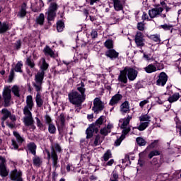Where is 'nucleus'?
<instances>
[{
    "label": "nucleus",
    "mask_w": 181,
    "mask_h": 181,
    "mask_svg": "<svg viewBox=\"0 0 181 181\" xmlns=\"http://www.w3.org/2000/svg\"><path fill=\"white\" fill-rule=\"evenodd\" d=\"M90 160H91V157L88 156L86 154H83L81 156V162L83 161L86 162V163H90Z\"/></svg>",
    "instance_id": "48"
},
{
    "label": "nucleus",
    "mask_w": 181,
    "mask_h": 181,
    "mask_svg": "<svg viewBox=\"0 0 181 181\" xmlns=\"http://www.w3.org/2000/svg\"><path fill=\"white\" fill-rule=\"evenodd\" d=\"M14 47L16 50H21V47H22V41L21 40H17L14 43Z\"/></svg>",
    "instance_id": "52"
},
{
    "label": "nucleus",
    "mask_w": 181,
    "mask_h": 181,
    "mask_svg": "<svg viewBox=\"0 0 181 181\" xmlns=\"http://www.w3.org/2000/svg\"><path fill=\"white\" fill-rule=\"evenodd\" d=\"M137 29L138 30H140V32H144V30H145V24L142 22L138 23Z\"/></svg>",
    "instance_id": "55"
},
{
    "label": "nucleus",
    "mask_w": 181,
    "mask_h": 181,
    "mask_svg": "<svg viewBox=\"0 0 181 181\" xmlns=\"http://www.w3.org/2000/svg\"><path fill=\"white\" fill-rule=\"evenodd\" d=\"M146 73L151 74L155 73L156 71V66L152 64L148 65L146 67L144 68Z\"/></svg>",
    "instance_id": "31"
},
{
    "label": "nucleus",
    "mask_w": 181,
    "mask_h": 181,
    "mask_svg": "<svg viewBox=\"0 0 181 181\" xmlns=\"http://www.w3.org/2000/svg\"><path fill=\"white\" fill-rule=\"evenodd\" d=\"M159 155H160V152L158 150H154L148 153V158L152 159L153 156H159Z\"/></svg>",
    "instance_id": "49"
},
{
    "label": "nucleus",
    "mask_w": 181,
    "mask_h": 181,
    "mask_svg": "<svg viewBox=\"0 0 181 181\" xmlns=\"http://www.w3.org/2000/svg\"><path fill=\"white\" fill-rule=\"evenodd\" d=\"M110 133H111V130H107V127H104L100 129V134L104 135V136H107Z\"/></svg>",
    "instance_id": "54"
},
{
    "label": "nucleus",
    "mask_w": 181,
    "mask_h": 181,
    "mask_svg": "<svg viewBox=\"0 0 181 181\" xmlns=\"http://www.w3.org/2000/svg\"><path fill=\"white\" fill-rule=\"evenodd\" d=\"M163 12V7H156L151 10H148V15L151 19L156 18L158 15H160Z\"/></svg>",
    "instance_id": "16"
},
{
    "label": "nucleus",
    "mask_w": 181,
    "mask_h": 181,
    "mask_svg": "<svg viewBox=\"0 0 181 181\" xmlns=\"http://www.w3.org/2000/svg\"><path fill=\"white\" fill-rule=\"evenodd\" d=\"M1 121L2 122H5V121H6V119H8V118H9L11 117V115L12 114V112H11V111H8V109L6 108H4L1 110Z\"/></svg>",
    "instance_id": "24"
},
{
    "label": "nucleus",
    "mask_w": 181,
    "mask_h": 181,
    "mask_svg": "<svg viewBox=\"0 0 181 181\" xmlns=\"http://www.w3.org/2000/svg\"><path fill=\"white\" fill-rule=\"evenodd\" d=\"M158 79L156 82V86L165 87L166 83H168V74L165 72H160L158 76Z\"/></svg>",
    "instance_id": "11"
},
{
    "label": "nucleus",
    "mask_w": 181,
    "mask_h": 181,
    "mask_svg": "<svg viewBox=\"0 0 181 181\" xmlns=\"http://www.w3.org/2000/svg\"><path fill=\"white\" fill-rule=\"evenodd\" d=\"M104 104H103V101L98 98H96L93 100V107H92L93 111L94 112H98V111H103L104 110Z\"/></svg>",
    "instance_id": "13"
},
{
    "label": "nucleus",
    "mask_w": 181,
    "mask_h": 181,
    "mask_svg": "<svg viewBox=\"0 0 181 181\" xmlns=\"http://www.w3.org/2000/svg\"><path fill=\"white\" fill-rule=\"evenodd\" d=\"M120 129H123L122 131V134H124V135H128V134L131 132V127H123V128H120Z\"/></svg>",
    "instance_id": "57"
},
{
    "label": "nucleus",
    "mask_w": 181,
    "mask_h": 181,
    "mask_svg": "<svg viewBox=\"0 0 181 181\" xmlns=\"http://www.w3.org/2000/svg\"><path fill=\"white\" fill-rule=\"evenodd\" d=\"M51 152L48 149H45L47 153V159L48 160H52L53 168L57 169L60 168V164H59V156L58 153H62L63 149L59 143H55L54 145L50 146Z\"/></svg>",
    "instance_id": "1"
},
{
    "label": "nucleus",
    "mask_w": 181,
    "mask_h": 181,
    "mask_svg": "<svg viewBox=\"0 0 181 181\" xmlns=\"http://www.w3.org/2000/svg\"><path fill=\"white\" fill-rule=\"evenodd\" d=\"M25 64L29 66L30 67V69H33L35 66V62H33V60L32 59V58L30 57H28L26 59V61H25Z\"/></svg>",
    "instance_id": "44"
},
{
    "label": "nucleus",
    "mask_w": 181,
    "mask_h": 181,
    "mask_svg": "<svg viewBox=\"0 0 181 181\" xmlns=\"http://www.w3.org/2000/svg\"><path fill=\"white\" fill-rule=\"evenodd\" d=\"M104 46L107 50L114 49V40L112 39H107L104 42Z\"/></svg>",
    "instance_id": "29"
},
{
    "label": "nucleus",
    "mask_w": 181,
    "mask_h": 181,
    "mask_svg": "<svg viewBox=\"0 0 181 181\" xmlns=\"http://www.w3.org/2000/svg\"><path fill=\"white\" fill-rule=\"evenodd\" d=\"M159 165H154L151 164V165L148 167V172L150 173H155L156 172H159Z\"/></svg>",
    "instance_id": "39"
},
{
    "label": "nucleus",
    "mask_w": 181,
    "mask_h": 181,
    "mask_svg": "<svg viewBox=\"0 0 181 181\" xmlns=\"http://www.w3.org/2000/svg\"><path fill=\"white\" fill-rule=\"evenodd\" d=\"M59 9V5L56 2L50 3L47 11L45 13V15H47V21L48 23L52 25L50 22L52 21H54L56 16H57V13H56Z\"/></svg>",
    "instance_id": "5"
},
{
    "label": "nucleus",
    "mask_w": 181,
    "mask_h": 181,
    "mask_svg": "<svg viewBox=\"0 0 181 181\" xmlns=\"http://www.w3.org/2000/svg\"><path fill=\"white\" fill-rule=\"evenodd\" d=\"M144 37V33L141 31L136 32L134 37V42L137 47H144V46H145V38Z\"/></svg>",
    "instance_id": "9"
},
{
    "label": "nucleus",
    "mask_w": 181,
    "mask_h": 181,
    "mask_svg": "<svg viewBox=\"0 0 181 181\" xmlns=\"http://www.w3.org/2000/svg\"><path fill=\"white\" fill-rule=\"evenodd\" d=\"M159 29H163L164 30H173V25H168V24H163L160 25Z\"/></svg>",
    "instance_id": "45"
},
{
    "label": "nucleus",
    "mask_w": 181,
    "mask_h": 181,
    "mask_svg": "<svg viewBox=\"0 0 181 181\" xmlns=\"http://www.w3.org/2000/svg\"><path fill=\"white\" fill-rule=\"evenodd\" d=\"M36 22L37 25H42L45 23V14L40 13L39 16L36 18Z\"/></svg>",
    "instance_id": "37"
},
{
    "label": "nucleus",
    "mask_w": 181,
    "mask_h": 181,
    "mask_svg": "<svg viewBox=\"0 0 181 181\" xmlns=\"http://www.w3.org/2000/svg\"><path fill=\"white\" fill-rule=\"evenodd\" d=\"M101 139V136L100 134H97L95 138V141L93 143L94 146H98V142Z\"/></svg>",
    "instance_id": "60"
},
{
    "label": "nucleus",
    "mask_w": 181,
    "mask_h": 181,
    "mask_svg": "<svg viewBox=\"0 0 181 181\" xmlns=\"http://www.w3.org/2000/svg\"><path fill=\"white\" fill-rule=\"evenodd\" d=\"M27 9H28V4L23 2L21 6V9L18 11L17 16H18V18H25V16H26L28 13V11H26Z\"/></svg>",
    "instance_id": "19"
},
{
    "label": "nucleus",
    "mask_w": 181,
    "mask_h": 181,
    "mask_svg": "<svg viewBox=\"0 0 181 181\" xmlns=\"http://www.w3.org/2000/svg\"><path fill=\"white\" fill-rule=\"evenodd\" d=\"M86 84L82 81L76 85V90L86 100Z\"/></svg>",
    "instance_id": "17"
},
{
    "label": "nucleus",
    "mask_w": 181,
    "mask_h": 181,
    "mask_svg": "<svg viewBox=\"0 0 181 181\" xmlns=\"http://www.w3.org/2000/svg\"><path fill=\"white\" fill-rule=\"evenodd\" d=\"M35 104L33 103V98L32 95H28L26 98V105L24 107L23 111V114H30V111H32V108Z\"/></svg>",
    "instance_id": "10"
},
{
    "label": "nucleus",
    "mask_w": 181,
    "mask_h": 181,
    "mask_svg": "<svg viewBox=\"0 0 181 181\" xmlns=\"http://www.w3.org/2000/svg\"><path fill=\"white\" fill-rule=\"evenodd\" d=\"M8 30H11L9 23H8L7 22L0 21V35H4V33H6Z\"/></svg>",
    "instance_id": "21"
},
{
    "label": "nucleus",
    "mask_w": 181,
    "mask_h": 181,
    "mask_svg": "<svg viewBox=\"0 0 181 181\" xmlns=\"http://www.w3.org/2000/svg\"><path fill=\"white\" fill-rule=\"evenodd\" d=\"M122 100V95L119 93H117L112 97L110 100L109 105L114 107V105H117L118 103H119Z\"/></svg>",
    "instance_id": "18"
},
{
    "label": "nucleus",
    "mask_w": 181,
    "mask_h": 181,
    "mask_svg": "<svg viewBox=\"0 0 181 181\" xmlns=\"http://www.w3.org/2000/svg\"><path fill=\"white\" fill-rule=\"evenodd\" d=\"M90 36H91L93 40H94V39H97V37H98V31L97 30V29H93L91 30Z\"/></svg>",
    "instance_id": "51"
},
{
    "label": "nucleus",
    "mask_w": 181,
    "mask_h": 181,
    "mask_svg": "<svg viewBox=\"0 0 181 181\" xmlns=\"http://www.w3.org/2000/svg\"><path fill=\"white\" fill-rule=\"evenodd\" d=\"M148 39H151V40H153V42H160V35L158 34L151 35L150 36L148 35Z\"/></svg>",
    "instance_id": "41"
},
{
    "label": "nucleus",
    "mask_w": 181,
    "mask_h": 181,
    "mask_svg": "<svg viewBox=\"0 0 181 181\" xmlns=\"http://www.w3.org/2000/svg\"><path fill=\"white\" fill-rule=\"evenodd\" d=\"M36 121H37V127L39 128V129L45 131V124L42 123V122L40 121V119H39L38 117H36Z\"/></svg>",
    "instance_id": "50"
},
{
    "label": "nucleus",
    "mask_w": 181,
    "mask_h": 181,
    "mask_svg": "<svg viewBox=\"0 0 181 181\" xmlns=\"http://www.w3.org/2000/svg\"><path fill=\"white\" fill-rule=\"evenodd\" d=\"M42 65L40 66L41 72L45 73L49 69V64L46 62V59L42 58Z\"/></svg>",
    "instance_id": "32"
},
{
    "label": "nucleus",
    "mask_w": 181,
    "mask_h": 181,
    "mask_svg": "<svg viewBox=\"0 0 181 181\" xmlns=\"http://www.w3.org/2000/svg\"><path fill=\"white\" fill-rule=\"evenodd\" d=\"M111 158H112V153H111V150H107L103 156L105 162H108Z\"/></svg>",
    "instance_id": "35"
},
{
    "label": "nucleus",
    "mask_w": 181,
    "mask_h": 181,
    "mask_svg": "<svg viewBox=\"0 0 181 181\" xmlns=\"http://www.w3.org/2000/svg\"><path fill=\"white\" fill-rule=\"evenodd\" d=\"M12 90L9 87L6 86L3 90V98L4 100V107H9L11 105V100L12 99V95H11Z\"/></svg>",
    "instance_id": "7"
},
{
    "label": "nucleus",
    "mask_w": 181,
    "mask_h": 181,
    "mask_svg": "<svg viewBox=\"0 0 181 181\" xmlns=\"http://www.w3.org/2000/svg\"><path fill=\"white\" fill-rule=\"evenodd\" d=\"M13 77H15V72L13 71V69H11L8 76V83H12V81H13Z\"/></svg>",
    "instance_id": "59"
},
{
    "label": "nucleus",
    "mask_w": 181,
    "mask_h": 181,
    "mask_svg": "<svg viewBox=\"0 0 181 181\" xmlns=\"http://www.w3.org/2000/svg\"><path fill=\"white\" fill-rule=\"evenodd\" d=\"M127 0H113L114 9L117 12L119 11H124V5H125Z\"/></svg>",
    "instance_id": "15"
},
{
    "label": "nucleus",
    "mask_w": 181,
    "mask_h": 181,
    "mask_svg": "<svg viewBox=\"0 0 181 181\" xmlns=\"http://www.w3.org/2000/svg\"><path fill=\"white\" fill-rule=\"evenodd\" d=\"M33 86L35 87L37 94H42V93H40V91H42V84L33 83Z\"/></svg>",
    "instance_id": "47"
},
{
    "label": "nucleus",
    "mask_w": 181,
    "mask_h": 181,
    "mask_svg": "<svg viewBox=\"0 0 181 181\" xmlns=\"http://www.w3.org/2000/svg\"><path fill=\"white\" fill-rule=\"evenodd\" d=\"M140 88H144V84H142V81H139L135 85V89L140 90Z\"/></svg>",
    "instance_id": "62"
},
{
    "label": "nucleus",
    "mask_w": 181,
    "mask_h": 181,
    "mask_svg": "<svg viewBox=\"0 0 181 181\" xmlns=\"http://www.w3.org/2000/svg\"><path fill=\"white\" fill-rule=\"evenodd\" d=\"M56 126L54 125V124H48V132H49V134H56Z\"/></svg>",
    "instance_id": "46"
},
{
    "label": "nucleus",
    "mask_w": 181,
    "mask_h": 181,
    "mask_svg": "<svg viewBox=\"0 0 181 181\" xmlns=\"http://www.w3.org/2000/svg\"><path fill=\"white\" fill-rule=\"evenodd\" d=\"M59 120L61 122V125L58 127V132L59 135L61 138H63V131H64V128H66V117H64V113H61L59 115Z\"/></svg>",
    "instance_id": "12"
},
{
    "label": "nucleus",
    "mask_w": 181,
    "mask_h": 181,
    "mask_svg": "<svg viewBox=\"0 0 181 181\" xmlns=\"http://www.w3.org/2000/svg\"><path fill=\"white\" fill-rule=\"evenodd\" d=\"M5 163H6V159H5V158L0 156V168L1 166H5Z\"/></svg>",
    "instance_id": "63"
},
{
    "label": "nucleus",
    "mask_w": 181,
    "mask_h": 181,
    "mask_svg": "<svg viewBox=\"0 0 181 181\" xmlns=\"http://www.w3.org/2000/svg\"><path fill=\"white\" fill-rule=\"evenodd\" d=\"M69 101L73 105H75L76 108H79L81 110V105L86 99L82 98L77 90H72L71 93L68 94Z\"/></svg>",
    "instance_id": "4"
},
{
    "label": "nucleus",
    "mask_w": 181,
    "mask_h": 181,
    "mask_svg": "<svg viewBox=\"0 0 181 181\" xmlns=\"http://www.w3.org/2000/svg\"><path fill=\"white\" fill-rule=\"evenodd\" d=\"M105 56L110 60H117L119 56V53L117 52L114 48L112 49H107L105 52Z\"/></svg>",
    "instance_id": "14"
},
{
    "label": "nucleus",
    "mask_w": 181,
    "mask_h": 181,
    "mask_svg": "<svg viewBox=\"0 0 181 181\" xmlns=\"http://www.w3.org/2000/svg\"><path fill=\"white\" fill-rule=\"evenodd\" d=\"M45 124H47V125L53 124V120H52V117H50L49 115H46L45 116Z\"/></svg>",
    "instance_id": "53"
},
{
    "label": "nucleus",
    "mask_w": 181,
    "mask_h": 181,
    "mask_svg": "<svg viewBox=\"0 0 181 181\" xmlns=\"http://www.w3.org/2000/svg\"><path fill=\"white\" fill-rule=\"evenodd\" d=\"M22 176H23L22 170L15 168L11 171L9 177L11 181H23Z\"/></svg>",
    "instance_id": "8"
},
{
    "label": "nucleus",
    "mask_w": 181,
    "mask_h": 181,
    "mask_svg": "<svg viewBox=\"0 0 181 181\" xmlns=\"http://www.w3.org/2000/svg\"><path fill=\"white\" fill-rule=\"evenodd\" d=\"M35 103L38 108H42L43 107V98H42V93H37L35 96Z\"/></svg>",
    "instance_id": "26"
},
{
    "label": "nucleus",
    "mask_w": 181,
    "mask_h": 181,
    "mask_svg": "<svg viewBox=\"0 0 181 181\" xmlns=\"http://www.w3.org/2000/svg\"><path fill=\"white\" fill-rule=\"evenodd\" d=\"M139 119L141 122H144V121H151L149 119H151V117L148 115H142L140 117Z\"/></svg>",
    "instance_id": "56"
},
{
    "label": "nucleus",
    "mask_w": 181,
    "mask_h": 181,
    "mask_svg": "<svg viewBox=\"0 0 181 181\" xmlns=\"http://www.w3.org/2000/svg\"><path fill=\"white\" fill-rule=\"evenodd\" d=\"M149 127V122H141L139 126L137 127V129L139 131H145L146 128H148Z\"/></svg>",
    "instance_id": "40"
},
{
    "label": "nucleus",
    "mask_w": 181,
    "mask_h": 181,
    "mask_svg": "<svg viewBox=\"0 0 181 181\" xmlns=\"http://www.w3.org/2000/svg\"><path fill=\"white\" fill-rule=\"evenodd\" d=\"M104 118H105L104 115H102L95 121V122L89 124V127L86 131V139H91V137L94 135V132L95 134H98V128H100V125H103Z\"/></svg>",
    "instance_id": "3"
},
{
    "label": "nucleus",
    "mask_w": 181,
    "mask_h": 181,
    "mask_svg": "<svg viewBox=\"0 0 181 181\" xmlns=\"http://www.w3.org/2000/svg\"><path fill=\"white\" fill-rule=\"evenodd\" d=\"M131 110L129 109V102L128 100H125L122 105H120V112L122 114H128Z\"/></svg>",
    "instance_id": "20"
},
{
    "label": "nucleus",
    "mask_w": 181,
    "mask_h": 181,
    "mask_svg": "<svg viewBox=\"0 0 181 181\" xmlns=\"http://www.w3.org/2000/svg\"><path fill=\"white\" fill-rule=\"evenodd\" d=\"M43 53L45 54V56H49L50 57L54 59V52L49 45H46V47L44 48Z\"/></svg>",
    "instance_id": "27"
},
{
    "label": "nucleus",
    "mask_w": 181,
    "mask_h": 181,
    "mask_svg": "<svg viewBox=\"0 0 181 181\" xmlns=\"http://www.w3.org/2000/svg\"><path fill=\"white\" fill-rule=\"evenodd\" d=\"M13 135L15 136L16 139L11 140V145L13 147L15 151L19 149V146L22 145L23 142H25V139L21 136V134L18 132H13Z\"/></svg>",
    "instance_id": "6"
},
{
    "label": "nucleus",
    "mask_w": 181,
    "mask_h": 181,
    "mask_svg": "<svg viewBox=\"0 0 181 181\" xmlns=\"http://www.w3.org/2000/svg\"><path fill=\"white\" fill-rule=\"evenodd\" d=\"M136 142H137L139 146H145V145H146V141L142 137H137Z\"/></svg>",
    "instance_id": "42"
},
{
    "label": "nucleus",
    "mask_w": 181,
    "mask_h": 181,
    "mask_svg": "<svg viewBox=\"0 0 181 181\" xmlns=\"http://www.w3.org/2000/svg\"><path fill=\"white\" fill-rule=\"evenodd\" d=\"M151 165H154L156 166L158 165V168H160V163L158 162V158H153L152 161H151Z\"/></svg>",
    "instance_id": "61"
},
{
    "label": "nucleus",
    "mask_w": 181,
    "mask_h": 181,
    "mask_svg": "<svg viewBox=\"0 0 181 181\" xmlns=\"http://www.w3.org/2000/svg\"><path fill=\"white\" fill-rule=\"evenodd\" d=\"M45 78V72H37L35 75V83L37 84H43V80Z\"/></svg>",
    "instance_id": "25"
},
{
    "label": "nucleus",
    "mask_w": 181,
    "mask_h": 181,
    "mask_svg": "<svg viewBox=\"0 0 181 181\" xmlns=\"http://www.w3.org/2000/svg\"><path fill=\"white\" fill-rule=\"evenodd\" d=\"M23 67V64L22 62H18L16 64L14 71H16V73H23V71H22V68Z\"/></svg>",
    "instance_id": "36"
},
{
    "label": "nucleus",
    "mask_w": 181,
    "mask_h": 181,
    "mask_svg": "<svg viewBox=\"0 0 181 181\" xmlns=\"http://www.w3.org/2000/svg\"><path fill=\"white\" fill-rule=\"evenodd\" d=\"M24 115H26V117H24V124L26 127L34 124L35 121L33 120V117H32V112H30V114H24Z\"/></svg>",
    "instance_id": "22"
},
{
    "label": "nucleus",
    "mask_w": 181,
    "mask_h": 181,
    "mask_svg": "<svg viewBox=\"0 0 181 181\" xmlns=\"http://www.w3.org/2000/svg\"><path fill=\"white\" fill-rule=\"evenodd\" d=\"M57 32H63L64 30V22L59 20L57 22Z\"/></svg>",
    "instance_id": "34"
},
{
    "label": "nucleus",
    "mask_w": 181,
    "mask_h": 181,
    "mask_svg": "<svg viewBox=\"0 0 181 181\" xmlns=\"http://www.w3.org/2000/svg\"><path fill=\"white\" fill-rule=\"evenodd\" d=\"M119 177L118 173L113 172L112 177L110 179V181H118Z\"/></svg>",
    "instance_id": "58"
},
{
    "label": "nucleus",
    "mask_w": 181,
    "mask_h": 181,
    "mask_svg": "<svg viewBox=\"0 0 181 181\" xmlns=\"http://www.w3.org/2000/svg\"><path fill=\"white\" fill-rule=\"evenodd\" d=\"M138 77V71L130 66H125L123 70L120 71V74L117 78L119 83L127 84L128 80L134 81Z\"/></svg>",
    "instance_id": "2"
},
{
    "label": "nucleus",
    "mask_w": 181,
    "mask_h": 181,
    "mask_svg": "<svg viewBox=\"0 0 181 181\" xmlns=\"http://www.w3.org/2000/svg\"><path fill=\"white\" fill-rule=\"evenodd\" d=\"M132 119V116L127 115V117L123 119V122L120 126V128H124V127H128L129 125V121Z\"/></svg>",
    "instance_id": "38"
},
{
    "label": "nucleus",
    "mask_w": 181,
    "mask_h": 181,
    "mask_svg": "<svg viewBox=\"0 0 181 181\" xmlns=\"http://www.w3.org/2000/svg\"><path fill=\"white\" fill-rule=\"evenodd\" d=\"M37 148V146H36V144L35 142H30L27 144V149L32 153V155H34V156H36V149Z\"/></svg>",
    "instance_id": "23"
},
{
    "label": "nucleus",
    "mask_w": 181,
    "mask_h": 181,
    "mask_svg": "<svg viewBox=\"0 0 181 181\" xmlns=\"http://www.w3.org/2000/svg\"><path fill=\"white\" fill-rule=\"evenodd\" d=\"M33 163L34 166H37V168H40L42 166V164L43 163V160L42 158L37 156H35V157L33 158Z\"/></svg>",
    "instance_id": "28"
},
{
    "label": "nucleus",
    "mask_w": 181,
    "mask_h": 181,
    "mask_svg": "<svg viewBox=\"0 0 181 181\" xmlns=\"http://www.w3.org/2000/svg\"><path fill=\"white\" fill-rule=\"evenodd\" d=\"M158 140H155L153 142H152L148 146V148H151L152 149H153V148H155L156 146V145H158Z\"/></svg>",
    "instance_id": "64"
},
{
    "label": "nucleus",
    "mask_w": 181,
    "mask_h": 181,
    "mask_svg": "<svg viewBox=\"0 0 181 181\" xmlns=\"http://www.w3.org/2000/svg\"><path fill=\"white\" fill-rule=\"evenodd\" d=\"M11 91L16 97H21V94H19V87H18V86L14 85L11 88Z\"/></svg>",
    "instance_id": "43"
},
{
    "label": "nucleus",
    "mask_w": 181,
    "mask_h": 181,
    "mask_svg": "<svg viewBox=\"0 0 181 181\" xmlns=\"http://www.w3.org/2000/svg\"><path fill=\"white\" fill-rule=\"evenodd\" d=\"M8 175H9V172L6 170V165L0 167V176H1V177H6Z\"/></svg>",
    "instance_id": "33"
},
{
    "label": "nucleus",
    "mask_w": 181,
    "mask_h": 181,
    "mask_svg": "<svg viewBox=\"0 0 181 181\" xmlns=\"http://www.w3.org/2000/svg\"><path fill=\"white\" fill-rule=\"evenodd\" d=\"M180 98V93H175L173 95L170 96L168 99V101L169 103H175V101H177Z\"/></svg>",
    "instance_id": "30"
}]
</instances>
